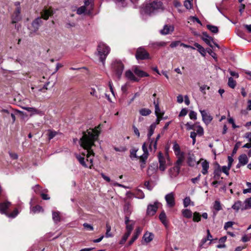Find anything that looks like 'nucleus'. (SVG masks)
<instances>
[{
  "mask_svg": "<svg viewBox=\"0 0 251 251\" xmlns=\"http://www.w3.org/2000/svg\"><path fill=\"white\" fill-rule=\"evenodd\" d=\"M21 8H16L14 13L12 16V22L13 23H16L21 20V16L20 15Z\"/></svg>",
  "mask_w": 251,
  "mask_h": 251,
  "instance_id": "nucleus-20",
  "label": "nucleus"
},
{
  "mask_svg": "<svg viewBox=\"0 0 251 251\" xmlns=\"http://www.w3.org/2000/svg\"><path fill=\"white\" fill-rule=\"evenodd\" d=\"M159 163V169L161 171H164L167 167L172 164L170 159L168 155L164 156L161 152H159L158 155Z\"/></svg>",
  "mask_w": 251,
  "mask_h": 251,
  "instance_id": "nucleus-5",
  "label": "nucleus"
},
{
  "mask_svg": "<svg viewBox=\"0 0 251 251\" xmlns=\"http://www.w3.org/2000/svg\"><path fill=\"white\" fill-rule=\"evenodd\" d=\"M139 112L142 116H148L151 113V111L149 109L142 108L139 111Z\"/></svg>",
  "mask_w": 251,
  "mask_h": 251,
  "instance_id": "nucleus-46",
  "label": "nucleus"
},
{
  "mask_svg": "<svg viewBox=\"0 0 251 251\" xmlns=\"http://www.w3.org/2000/svg\"><path fill=\"white\" fill-rule=\"evenodd\" d=\"M186 126V129L188 130H191V129H195V125L191 124V123L188 122L185 125Z\"/></svg>",
  "mask_w": 251,
  "mask_h": 251,
  "instance_id": "nucleus-63",
  "label": "nucleus"
},
{
  "mask_svg": "<svg viewBox=\"0 0 251 251\" xmlns=\"http://www.w3.org/2000/svg\"><path fill=\"white\" fill-rule=\"evenodd\" d=\"M189 116L191 120H196L197 119V114L194 111H191L189 114Z\"/></svg>",
  "mask_w": 251,
  "mask_h": 251,
  "instance_id": "nucleus-56",
  "label": "nucleus"
},
{
  "mask_svg": "<svg viewBox=\"0 0 251 251\" xmlns=\"http://www.w3.org/2000/svg\"><path fill=\"white\" fill-rule=\"evenodd\" d=\"M132 70L134 74L137 75L136 77L140 78L143 77H148L149 76V75L148 73L141 70L138 66L133 67Z\"/></svg>",
  "mask_w": 251,
  "mask_h": 251,
  "instance_id": "nucleus-14",
  "label": "nucleus"
},
{
  "mask_svg": "<svg viewBox=\"0 0 251 251\" xmlns=\"http://www.w3.org/2000/svg\"><path fill=\"white\" fill-rule=\"evenodd\" d=\"M159 219L162 223V224H163V225L165 227H167L168 226V223L167 220V216L166 215L165 212L164 211H162L160 213L159 216Z\"/></svg>",
  "mask_w": 251,
  "mask_h": 251,
  "instance_id": "nucleus-23",
  "label": "nucleus"
},
{
  "mask_svg": "<svg viewBox=\"0 0 251 251\" xmlns=\"http://www.w3.org/2000/svg\"><path fill=\"white\" fill-rule=\"evenodd\" d=\"M152 139H148V141L144 143L142 146H143L144 144L145 145L146 148L147 150V152L149 153V151H150L151 152H155L156 150H154V147L152 145Z\"/></svg>",
  "mask_w": 251,
  "mask_h": 251,
  "instance_id": "nucleus-22",
  "label": "nucleus"
},
{
  "mask_svg": "<svg viewBox=\"0 0 251 251\" xmlns=\"http://www.w3.org/2000/svg\"><path fill=\"white\" fill-rule=\"evenodd\" d=\"M52 14V11L51 9H44L41 12V17L45 20L49 19V17Z\"/></svg>",
  "mask_w": 251,
  "mask_h": 251,
  "instance_id": "nucleus-26",
  "label": "nucleus"
},
{
  "mask_svg": "<svg viewBox=\"0 0 251 251\" xmlns=\"http://www.w3.org/2000/svg\"><path fill=\"white\" fill-rule=\"evenodd\" d=\"M233 224L234 222L231 221L226 222L224 225L225 229L227 230L228 228L231 227L233 225Z\"/></svg>",
  "mask_w": 251,
  "mask_h": 251,
  "instance_id": "nucleus-60",
  "label": "nucleus"
},
{
  "mask_svg": "<svg viewBox=\"0 0 251 251\" xmlns=\"http://www.w3.org/2000/svg\"><path fill=\"white\" fill-rule=\"evenodd\" d=\"M159 204L158 201H155L153 204H149L147 210V214L149 216L154 215L158 208Z\"/></svg>",
  "mask_w": 251,
  "mask_h": 251,
  "instance_id": "nucleus-11",
  "label": "nucleus"
},
{
  "mask_svg": "<svg viewBox=\"0 0 251 251\" xmlns=\"http://www.w3.org/2000/svg\"><path fill=\"white\" fill-rule=\"evenodd\" d=\"M99 131L97 129H89L83 133L79 144L84 149L81 155L76 154L75 157L80 164L85 168L91 169L93 166L95 155L93 148L95 142L98 139Z\"/></svg>",
  "mask_w": 251,
  "mask_h": 251,
  "instance_id": "nucleus-1",
  "label": "nucleus"
},
{
  "mask_svg": "<svg viewBox=\"0 0 251 251\" xmlns=\"http://www.w3.org/2000/svg\"><path fill=\"white\" fill-rule=\"evenodd\" d=\"M246 186L247 187V188L244 189L243 191V193L244 194L251 193V182H247Z\"/></svg>",
  "mask_w": 251,
  "mask_h": 251,
  "instance_id": "nucleus-51",
  "label": "nucleus"
},
{
  "mask_svg": "<svg viewBox=\"0 0 251 251\" xmlns=\"http://www.w3.org/2000/svg\"><path fill=\"white\" fill-rule=\"evenodd\" d=\"M77 13L79 15L82 14L83 13L88 14L87 8L84 5L82 6L77 9Z\"/></svg>",
  "mask_w": 251,
  "mask_h": 251,
  "instance_id": "nucleus-43",
  "label": "nucleus"
},
{
  "mask_svg": "<svg viewBox=\"0 0 251 251\" xmlns=\"http://www.w3.org/2000/svg\"><path fill=\"white\" fill-rule=\"evenodd\" d=\"M201 39L206 44H207L212 48H213L212 43L218 48H220L217 43L214 42L213 38L208 35V34L206 33H203Z\"/></svg>",
  "mask_w": 251,
  "mask_h": 251,
  "instance_id": "nucleus-12",
  "label": "nucleus"
},
{
  "mask_svg": "<svg viewBox=\"0 0 251 251\" xmlns=\"http://www.w3.org/2000/svg\"><path fill=\"white\" fill-rule=\"evenodd\" d=\"M124 211L126 214V216H128L131 214L132 209V208L131 207L130 203H126L125 204V207H124Z\"/></svg>",
  "mask_w": 251,
  "mask_h": 251,
  "instance_id": "nucleus-38",
  "label": "nucleus"
},
{
  "mask_svg": "<svg viewBox=\"0 0 251 251\" xmlns=\"http://www.w3.org/2000/svg\"><path fill=\"white\" fill-rule=\"evenodd\" d=\"M188 113V110L187 108H182L178 116L179 117H183L187 115Z\"/></svg>",
  "mask_w": 251,
  "mask_h": 251,
  "instance_id": "nucleus-61",
  "label": "nucleus"
},
{
  "mask_svg": "<svg viewBox=\"0 0 251 251\" xmlns=\"http://www.w3.org/2000/svg\"><path fill=\"white\" fill-rule=\"evenodd\" d=\"M245 205L244 202L243 203L240 201H236L232 205L231 208L235 210L236 212H238L239 210L242 211L245 210L246 209H244Z\"/></svg>",
  "mask_w": 251,
  "mask_h": 251,
  "instance_id": "nucleus-16",
  "label": "nucleus"
},
{
  "mask_svg": "<svg viewBox=\"0 0 251 251\" xmlns=\"http://www.w3.org/2000/svg\"><path fill=\"white\" fill-rule=\"evenodd\" d=\"M187 163L189 166L193 167L199 163V162H197L195 159V155L189 153L188 156Z\"/></svg>",
  "mask_w": 251,
  "mask_h": 251,
  "instance_id": "nucleus-21",
  "label": "nucleus"
},
{
  "mask_svg": "<svg viewBox=\"0 0 251 251\" xmlns=\"http://www.w3.org/2000/svg\"><path fill=\"white\" fill-rule=\"evenodd\" d=\"M177 156V160L175 163V166L170 168V171L173 170L175 171V175H178L180 172V169L182 166V163L184 160V155H178Z\"/></svg>",
  "mask_w": 251,
  "mask_h": 251,
  "instance_id": "nucleus-7",
  "label": "nucleus"
},
{
  "mask_svg": "<svg viewBox=\"0 0 251 251\" xmlns=\"http://www.w3.org/2000/svg\"><path fill=\"white\" fill-rule=\"evenodd\" d=\"M221 171L220 170H215L214 172V178L218 179L220 176Z\"/></svg>",
  "mask_w": 251,
  "mask_h": 251,
  "instance_id": "nucleus-59",
  "label": "nucleus"
},
{
  "mask_svg": "<svg viewBox=\"0 0 251 251\" xmlns=\"http://www.w3.org/2000/svg\"><path fill=\"white\" fill-rule=\"evenodd\" d=\"M160 134H158L155 139L151 138L152 139V143L153 147H154V150H156L157 149V143L158 140L160 139Z\"/></svg>",
  "mask_w": 251,
  "mask_h": 251,
  "instance_id": "nucleus-50",
  "label": "nucleus"
},
{
  "mask_svg": "<svg viewBox=\"0 0 251 251\" xmlns=\"http://www.w3.org/2000/svg\"><path fill=\"white\" fill-rule=\"evenodd\" d=\"M166 201V206L169 208H173L176 205L175 194L173 192H170L165 196Z\"/></svg>",
  "mask_w": 251,
  "mask_h": 251,
  "instance_id": "nucleus-6",
  "label": "nucleus"
},
{
  "mask_svg": "<svg viewBox=\"0 0 251 251\" xmlns=\"http://www.w3.org/2000/svg\"><path fill=\"white\" fill-rule=\"evenodd\" d=\"M163 7L162 3L160 1H153L150 3L147 4L143 8L142 12L149 15L156 13L157 12L162 11Z\"/></svg>",
  "mask_w": 251,
  "mask_h": 251,
  "instance_id": "nucleus-2",
  "label": "nucleus"
},
{
  "mask_svg": "<svg viewBox=\"0 0 251 251\" xmlns=\"http://www.w3.org/2000/svg\"><path fill=\"white\" fill-rule=\"evenodd\" d=\"M236 82L235 80H234L233 79V78L230 77L228 78V85L230 87H231L232 88H234L235 87V86H236Z\"/></svg>",
  "mask_w": 251,
  "mask_h": 251,
  "instance_id": "nucleus-49",
  "label": "nucleus"
},
{
  "mask_svg": "<svg viewBox=\"0 0 251 251\" xmlns=\"http://www.w3.org/2000/svg\"><path fill=\"white\" fill-rule=\"evenodd\" d=\"M207 241H208V240H207V239L206 238H202V240H201V242L199 244V248L200 249H201L202 248H207V246L205 247V244L206 243V242Z\"/></svg>",
  "mask_w": 251,
  "mask_h": 251,
  "instance_id": "nucleus-52",
  "label": "nucleus"
},
{
  "mask_svg": "<svg viewBox=\"0 0 251 251\" xmlns=\"http://www.w3.org/2000/svg\"><path fill=\"white\" fill-rule=\"evenodd\" d=\"M130 233L129 232H126L124 235L121 241H120L121 244H123L125 243L128 237L129 236Z\"/></svg>",
  "mask_w": 251,
  "mask_h": 251,
  "instance_id": "nucleus-57",
  "label": "nucleus"
},
{
  "mask_svg": "<svg viewBox=\"0 0 251 251\" xmlns=\"http://www.w3.org/2000/svg\"><path fill=\"white\" fill-rule=\"evenodd\" d=\"M173 149L176 156L184 155V153L181 151L179 145L176 142L173 144Z\"/></svg>",
  "mask_w": 251,
  "mask_h": 251,
  "instance_id": "nucleus-25",
  "label": "nucleus"
},
{
  "mask_svg": "<svg viewBox=\"0 0 251 251\" xmlns=\"http://www.w3.org/2000/svg\"><path fill=\"white\" fill-rule=\"evenodd\" d=\"M11 204L9 201H5L0 203V213L2 214H5L8 217L10 218H15L19 214V211L17 209H14L11 213H8L7 210L10 207Z\"/></svg>",
  "mask_w": 251,
  "mask_h": 251,
  "instance_id": "nucleus-4",
  "label": "nucleus"
},
{
  "mask_svg": "<svg viewBox=\"0 0 251 251\" xmlns=\"http://www.w3.org/2000/svg\"><path fill=\"white\" fill-rule=\"evenodd\" d=\"M183 217L186 218H191L192 217L193 213L189 209H183L181 211Z\"/></svg>",
  "mask_w": 251,
  "mask_h": 251,
  "instance_id": "nucleus-30",
  "label": "nucleus"
},
{
  "mask_svg": "<svg viewBox=\"0 0 251 251\" xmlns=\"http://www.w3.org/2000/svg\"><path fill=\"white\" fill-rule=\"evenodd\" d=\"M106 232L105 233V237L107 238L112 237V234L110 232L111 226L108 224H106Z\"/></svg>",
  "mask_w": 251,
  "mask_h": 251,
  "instance_id": "nucleus-54",
  "label": "nucleus"
},
{
  "mask_svg": "<svg viewBox=\"0 0 251 251\" xmlns=\"http://www.w3.org/2000/svg\"><path fill=\"white\" fill-rule=\"evenodd\" d=\"M174 30V26L172 25H165L163 28L160 31L162 35H167L171 33Z\"/></svg>",
  "mask_w": 251,
  "mask_h": 251,
  "instance_id": "nucleus-19",
  "label": "nucleus"
},
{
  "mask_svg": "<svg viewBox=\"0 0 251 251\" xmlns=\"http://www.w3.org/2000/svg\"><path fill=\"white\" fill-rule=\"evenodd\" d=\"M193 0H185L184 2V6L187 9H190L192 8V1Z\"/></svg>",
  "mask_w": 251,
  "mask_h": 251,
  "instance_id": "nucleus-53",
  "label": "nucleus"
},
{
  "mask_svg": "<svg viewBox=\"0 0 251 251\" xmlns=\"http://www.w3.org/2000/svg\"><path fill=\"white\" fill-rule=\"evenodd\" d=\"M41 211H43V208L40 205H36V206L32 207L30 210V212L33 214L39 213Z\"/></svg>",
  "mask_w": 251,
  "mask_h": 251,
  "instance_id": "nucleus-42",
  "label": "nucleus"
},
{
  "mask_svg": "<svg viewBox=\"0 0 251 251\" xmlns=\"http://www.w3.org/2000/svg\"><path fill=\"white\" fill-rule=\"evenodd\" d=\"M23 108L30 113V116H32L35 115H39L40 116H43L44 115L43 111L34 107H23Z\"/></svg>",
  "mask_w": 251,
  "mask_h": 251,
  "instance_id": "nucleus-15",
  "label": "nucleus"
},
{
  "mask_svg": "<svg viewBox=\"0 0 251 251\" xmlns=\"http://www.w3.org/2000/svg\"><path fill=\"white\" fill-rule=\"evenodd\" d=\"M143 153L142 155L139 156V161L140 163V167L143 169L146 167V161L149 157V154L147 152V149L146 148L145 144L142 147Z\"/></svg>",
  "mask_w": 251,
  "mask_h": 251,
  "instance_id": "nucleus-8",
  "label": "nucleus"
},
{
  "mask_svg": "<svg viewBox=\"0 0 251 251\" xmlns=\"http://www.w3.org/2000/svg\"><path fill=\"white\" fill-rule=\"evenodd\" d=\"M57 132L55 131L49 130L48 132V136L49 140H51L56 135Z\"/></svg>",
  "mask_w": 251,
  "mask_h": 251,
  "instance_id": "nucleus-55",
  "label": "nucleus"
},
{
  "mask_svg": "<svg viewBox=\"0 0 251 251\" xmlns=\"http://www.w3.org/2000/svg\"><path fill=\"white\" fill-rule=\"evenodd\" d=\"M94 0H85L84 6L87 8L88 14H90L93 9Z\"/></svg>",
  "mask_w": 251,
  "mask_h": 251,
  "instance_id": "nucleus-24",
  "label": "nucleus"
},
{
  "mask_svg": "<svg viewBox=\"0 0 251 251\" xmlns=\"http://www.w3.org/2000/svg\"><path fill=\"white\" fill-rule=\"evenodd\" d=\"M202 171L201 173L203 175H206L208 173V169L209 167V162L206 160H204L201 163Z\"/></svg>",
  "mask_w": 251,
  "mask_h": 251,
  "instance_id": "nucleus-27",
  "label": "nucleus"
},
{
  "mask_svg": "<svg viewBox=\"0 0 251 251\" xmlns=\"http://www.w3.org/2000/svg\"><path fill=\"white\" fill-rule=\"evenodd\" d=\"M136 57L137 59H146L149 58V54L145 50L140 48L137 50Z\"/></svg>",
  "mask_w": 251,
  "mask_h": 251,
  "instance_id": "nucleus-13",
  "label": "nucleus"
},
{
  "mask_svg": "<svg viewBox=\"0 0 251 251\" xmlns=\"http://www.w3.org/2000/svg\"><path fill=\"white\" fill-rule=\"evenodd\" d=\"M213 208L216 212V213L214 212L215 215L216 214L217 212L222 210V205L219 201H214L213 203Z\"/></svg>",
  "mask_w": 251,
  "mask_h": 251,
  "instance_id": "nucleus-33",
  "label": "nucleus"
},
{
  "mask_svg": "<svg viewBox=\"0 0 251 251\" xmlns=\"http://www.w3.org/2000/svg\"><path fill=\"white\" fill-rule=\"evenodd\" d=\"M194 130L196 131V133L199 136H202L203 134V129L201 126H195Z\"/></svg>",
  "mask_w": 251,
  "mask_h": 251,
  "instance_id": "nucleus-41",
  "label": "nucleus"
},
{
  "mask_svg": "<svg viewBox=\"0 0 251 251\" xmlns=\"http://www.w3.org/2000/svg\"><path fill=\"white\" fill-rule=\"evenodd\" d=\"M125 224H126V232L131 233L133 228L134 222L132 221H130L128 216H126Z\"/></svg>",
  "mask_w": 251,
  "mask_h": 251,
  "instance_id": "nucleus-18",
  "label": "nucleus"
},
{
  "mask_svg": "<svg viewBox=\"0 0 251 251\" xmlns=\"http://www.w3.org/2000/svg\"><path fill=\"white\" fill-rule=\"evenodd\" d=\"M39 26L40 25L34 20L32 23L31 29L30 30L33 32H35L38 30Z\"/></svg>",
  "mask_w": 251,
  "mask_h": 251,
  "instance_id": "nucleus-47",
  "label": "nucleus"
},
{
  "mask_svg": "<svg viewBox=\"0 0 251 251\" xmlns=\"http://www.w3.org/2000/svg\"><path fill=\"white\" fill-rule=\"evenodd\" d=\"M110 49L108 46L103 43H100L97 48V55L99 56L100 60L104 65L105 60L110 52Z\"/></svg>",
  "mask_w": 251,
  "mask_h": 251,
  "instance_id": "nucleus-3",
  "label": "nucleus"
},
{
  "mask_svg": "<svg viewBox=\"0 0 251 251\" xmlns=\"http://www.w3.org/2000/svg\"><path fill=\"white\" fill-rule=\"evenodd\" d=\"M239 161L242 164V165H246L249 159L245 154H243L240 155L238 157Z\"/></svg>",
  "mask_w": 251,
  "mask_h": 251,
  "instance_id": "nucleus-28",
  "label": "nucleus"
},
{
  "mask_svg": "<svg viewBox=\"0 0 251 251\" xmlns=\"http://www.w3.org/2000/svg\"><path fill=\"white\" fill-rule=\"evenodd\" d=\"M52 219L53 221L57 223L60 221V213L58 211H52Z\"/></svg>",
  "mask_w": 251,
  "mask_h": 251,
  "instance_id": "nucleus-37",
  "label": "nucleus"
},
{
  "mask_svg": "<svg viewBox=\"0 0 251 251\" xmlns=\"http://www.w3.org/2000/svg\"><path fill=\"white\" fill-rule=\"evenodd\" d=\"M154 104L155 105V113L156 117H162L164 115V113L161 111L158 103H156L154 101Z\"/></svg>",
  "mask_w": 251,
  "mask_h": 251,
  "instance_id": "nucleus-31",
  "label": "nucleus"
},
{
  "mask_svg": "<svg viewBox=\"0 0 251 251\" xmlns=\"http://www.w3.org/2000/svg\"><path fill=\"white\" fill-rule=\"evenodd\" d=\"M112 67L115 70L118 78H120L124 70V65L120 61H115L112 64Z\"/></svg>",
  "mask_w": 251,
  "mask_h": 251,
  "instance_id": "nucleus-9",
  "label": "nucleus"
},
{
  "mask_svg": "<svg viewBox=\"0 0 251 251\" xmlns=\"http://www.w3.org/2000/svg\"><path fill=\"white\" fill-rule=\"evenodd\" d=\"M153 238V234L150 232H146L143 236V238L147 243L150 242Z\"/></svg>",
  "mask_w": 251,
  "mask_h": 251,
  "instance_id": "nucleus-34",
  "label": "nucleus"
},
{
  "mask_svg": "<svg viewBox=\"0 0 251 251\" xmlns=\"http://www.w3.org/2000/svg\"><path fill=\"white\" fill-rule=\"evenodd\" d=\"M151 45L154 48H157V47L165 46L166 45V43L165 42H163V41L156 42L151 43Z\"/></svg>",
  "mask_w": 251,
  "mask_h": 251,
  "instance_id": "nucleus-44",
  "label": "nucleus"
},
{
  "mask_svg": "<svg viewBox=\"0 0 251 251\" xmlns=\"http://www.w3.org/2000/svg\"><path fill=\"white\" fill-rule=\"evenodd\" d=\"M138 149L136 148H133L130 150V157L133 159L134 158H139V156H137L136 153Z\"/></svg>",
  "mask_w": 251,
  "mask_h": 251,
  "instance_id": "nucleus-36",
  "label": "nucleus"
},
{
  "mask_svg": "<svg viewBox=\"0 0 251 251\" xmlns=\"http://www.w3.org/2000/svg\"><path fill=\"white\" fill-rule=\"evenodd\" d=\"M251 239V233L245 235L242 238V241L244 242H247Z\"/></svg>",
  "mask_w": 251,
  "mask_h": 251,
  "instance_id": "nucleus-58",
  "label": "nucleus"
},
{
  "mask_svg": "<svg viewBox=\"0 0 251 251\" xmlns=\"http://www.w3.org/2000/svg\"><path fill=\"white\" fill-rule=\"evenodd\" d=\"M83 226L85 229L89 231H92L94 229L93 226L87 223H84Z\"/></svg>",
  "mask_w": 251,
  "mask_h": 251,
  "instance_id": "nucleus-62",
  "label": "nucleus"
},
{
  "mask_svg": "<svg viewBox=\"0 0 251 251\" xmlns=\"http://www.w3.org/2000/svg\"><path fill=\"white\" fill-rule=\"evenodd\" d=\"M244 204L245 205L244 209H246V210L251 209V197L246 199L244 202Z\"/></svg>",
  "mask_w": 251,
  "mask_h": 251,
  "instance_id": "nucleus-40",
  "label": "nucleus"
},
{
  "mask_svg": "<svg viewBox=\"0 0 251 251\" xmlns=\"http://www.w3.org/2000/svg\"><path fill=\"white\" fill-rule=\"evenodd\" d=\"M125 75L126 78L130 81L133 82H138L140 80V78H139L138 77H136L134 75L133 72L130 70L126 71L125 73Z\"/></svg>",
  "mask_w": 251,
  "mask_h": 251,
  "instance_id": "nucleus-17",
  "label": "nucleus"
},
{
  "mask_svg": "<svg viewBox=\"0 0 251 251\" xmlns=\"http://www.w3.org/2000/svg\"><path fill=\"white\" fill-rule=\"evenodd\" d=\"M201 117L202 120L206 125H209L213 120L212 116L205 110H202L201 108L199 109Z\"/></svg>",
  "mask_w": 251,
  "mask_h": 251,
  "instance_id": "nucleus-10",
  "label": "nucleus"
},
{
  "mask_svg": "<svg viewBox=\"0 0 251 251\" xmlns=\"http://www.w3.org/2000/svg\"><path fill=\"white\" fill-rule=\"evenodd\" d=\"M134 197L139 199H143L145 198V195L142 190L138 189L135 192Z\"/></svg>",
  "mask_w": 251,
  "mask_h": 251,
  "instance_id": "nucleus-39",
  "label": "nucleus"
},
{
  "mask_svg": "<svg viewBox=\"0 0 251 251\" xmlns=\"http://www.w3.org/2000/svg\"><path fill=\"white\" fill-rule=\"evenodd\" d=\"M156 124L155 123H152L149 127L148 133L147 134L148 139H151V136L154 133V131L156 128Z\"/></svg>",
  "mask_w": 251,
  "mask_h": 251,
  "instance_id": "nucleus-29",
  "label": "nucleus"
},
{
  "mask_svg": "<svg viewBox=\"0 0 251 251\" xmlns=\"http://www.w3.org/2000/svg\"><path fill=\"white\" fill-rule=\"evenodd\" d=\"M201 220V216L199 212H195L193 213V220L195 222H199Z\"/></svg>",
  "mask_w": 251,
  "mask_h": 251,
  "instance_id": "nucleus-45",
  "label": "nucleus"
},
{
  "mask_svg": "<svg viewBox=\"0 0 251 251\" xmlns=\"http://www.w3.org/2000/svg\"><path fill=\"white\" fill-rule=\"evenodd\" d=\"M194 46L198 49V51L201 55L203 56H205L206 53L205 50L201 45L197 43H195L194 44Z\"/></svg>",
  "mask_w": 251,
  "mask_h": 251,
  "instance_id": "nucleus-35",
  "label": "nucleus"
},
{
  "mask_svg": "<svg viewBox=\"0 0 251 251\" xmlns=\"http://www.w3.org/2000/svg\"><path fill=\"white\" fill-rule=\"evenodd\" d=\"M183 204L184 207H187L190 205L192 206H194L195 205L194 202L191 201L190 198L189 197H186L184 199Z\"/></svg>",
  "mask_w": 251,
  "mask_h": 251,
  "instance_id": "nucleus-32",
  "label": "nucleus"
},
{
  "mask_svg": "<svg viewBox=\"0 0 251 251\" xmlns=\"http://www.w3.org/2000/svg\"><path fill=\"white\" fill-rule=\"evenodd\" d=\"M206 26H207V28L212 33H218V28L217 26H214V25H207Z\"/></svg>",
  "mask_w": 251,
  "mask_h": 251,
  "instance_id": "nucleus-48",
  "label": "nucleus"
},
{
  "mask_svg": "<svg viewBox=\"0 0 251 251\" xmlns=\"http://www.w3.org/2000/svg\"><path fill=\"white\" fill-rule=\"evenodd\" d=\"M230 167H229V166H223L222 167V171L225 173V174H226V175H228V171L230 169Z\"/></svg>",
  "mask_w": 251,
  "mask_h": 251,
  "instance_id": "nucleus-64",
  "label": "nucleus"
}]
</instances>
